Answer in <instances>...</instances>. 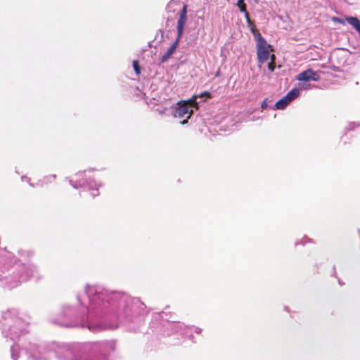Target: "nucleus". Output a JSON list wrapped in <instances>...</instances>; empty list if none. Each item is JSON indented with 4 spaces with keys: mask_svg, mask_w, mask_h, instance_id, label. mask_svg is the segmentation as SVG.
I'll list each match as a JSON object with an SVG mask.
<instances>
[{
    "mask_svg": "<svg viewBox=\"0 0 360 360\" xmlns=\"http://www.w3.org/2000/svg\"><path fill=\"white\" fill-rule=\"evenodd\" d=\"M84 290L88 306L77 295L79 307L64 305L56 323L65 327L87 328L93 332L116 329L121 326L136 330L148 314L146 306L139 298L124 292L90 284L85 285Z\"/></svg>",
    "mask_w": 360,
    "mask_h": 360,
    "instance_id": "obj_1",
    "label": "nucleus"
},
{
    "mask_svg": "<svg viewBox=\"0 0 360 360\" xmlns=\"http://www.w3.org/2000/svg\"><path fill=\"white\" fill-rule=\"evenodd\" d=\"M3 335L13 342L11 347L13 360H50L53 353L59 360H108V354L114 351L112 340L72 344H54L51 348L22 342L29 332L28 322L18 316L15 309L3 312L0 320Z\"/></svg>",
    "mask_w": 360,
    "mask_h": 360,
    "instance_id": "obj_2",
    "label": "nucleus"
},
{
    "mask_svg": "<svg viewBox=\"0 0 360 360\" xmlns=\"http://www.w3.org/2000/svg\"><path fill=\"white\" fill-rule=\"evenodd\" d=\"M0 256V286L3 288L13 289L31 278L38 281L43 277L35 265L13 262V254L6 250H1Z\"/></svg>",
    "mask_w": 360,
    "mask_h": 360,
    "instance_id": "obj_3",
    "label": "nucleus"
},
{
    "mask_svg": "<svg viewBox=\"0 0 360 360\" xmlns=\"http://www.w3.org/2000/svg\"><path fill=\"white\" fill-rule=\"evenodd\" d=\"M91 170L79 172L75 174L76 179L73 180L68 177L66 180L75 189L86 188L91 193L93 198L99 195L98 189L103 186L101 181H96L94 176L90 175Z\"/></svg>",
    "mask_w": 360,
    "mask_h": 360,
    "instance_id": "obj_4",
    "label": "nucleus"
},
{
    "mask_svg": "<svg viewBox=\"0 0 360 360\" xmlns=\"http://www.w3.org/2000/svg\"><path fill=\"white\" fill-rule=\"evenodd\" d=\"M256 40L257 57L259 65L266 63L269 58H271V52L273 51L271 46L262 36V34L254 27L252 28Z\"/></svg>",
    "mask_w": 360,
    "mask_h": 360,
    "instance_id": "obj_5",
    "label": "nucleus"
},
{
    "mask_svg": "<svg viewBox=\"0 0 360 360\" xmlns=\"http://www.w3.org/2000/svg\"><path fill=\"white\" fill-rule=\"evenodd\" d=\"M193 108L196 109L198 108V103L196 102V96L188 101H181L178 102L174 110L173 111V116L176 118H184L185 120L181 122V124H185L188 122L193 112Z\"/></svg>",
    "mask_w": 360,
    "mask_h": 360,
    "instance_id": "obj_6",
    "label": "nucleus"
},
{
    "mask_svg": "<svg viewBox=\"0 0 360 360\" xmlns=\"http://www.w3.org/2000/svg\"><path fill=\"white\" fill-rule=\"evenodd\" d=\"M163 333L166 335H171L174 333H179L184 335L189 327L184 323L176 321H165L162 322Z\"/></svg>",
    "mask_w": 360,
    "mask_h": 360,
    "instance_id": "obj_7",
    "label": "nucleus"
},
{
    "mask_svg": "<svg viewBox=\"0 0 360 360\" xmlns=\"http://www.w3.org/2000/svg\"><path fill=\"white\" fill-rule=\"evenodd\" d=\"M300 94L299 89L294 88L291 89L287 94L278 101L274 107L278 110H283L294 99L297 98Z\"/></svg>",
    "mask_w": 360,
    "mask_h": 360,
    "instance_id": "obj_8",
    "label": "nucleus"
},
{
    "mask_svg": "<svg viewBox=\"0 0 360 360\" xmlns=\"http://www.w3.org/2000/svg\"><path fill=\"white\" fill-rule=\"evenodd\" d=\"M296 79L298 81H305L308 82H310L311 81L317 82L319 80V75L312 69H307L299 73L296 76Z\"/></svg>",
    "mask_w": 360,
    "mask_h": 360,
    "instance_id": "obj_9",
    "label": "nucleus"
},
{
    "mask_svg": "<svg viewBox=\"0 0 360 360\" xmlns=\"http://www.w3.org/2000/svg\"><path fill=\"white\" fill-rule=\"evenodd\" d=\"M187 19V6L184 5L180 11L177 22V38L181 39Z\"/></svg>",
    "mask_w": 360,
    "mask_h": 360,
    "instance_id": "obj_10",
    "label": "nucleus"
},
{
    "mask_svg": "<svg viewBox=\"0 0 360 360\" xmlns=\"http://www.w3.org/2000/svg\"><path fill=\"white\" fill-rule=\"evenodd\" d=\"M179 40H180V39L176 37V39L174 41V43L171 45V46L167 49V51L161 57V59H160L161 63L166 62L172 56V55L174 53L175 50L177 48Z\"/></svg>",
    "mask_w": 360,
    "mask_h": 360,
    "instance_id": "obj_11",
    "label": "nucleus"
},
{
    "mask_svg": "<svg viewBox=\"0 0 360 360\" xmlns=\"http://www.w3.org/2000/svg\"><path fill=\"white\" fill-rule=\"evenodd\" d=\"M187 326L188 327V326ZM189 328H190V329H188L187 330V332L186 333H184V335L187 336L191 340H193V336L191 333L192 330H194V332L198 335L202 333V329L199 327L189 326Z\"/></svg>",
    "mask_w": 360,
    "mask_h": 360,
    "instance_id": "obj_12",
    "label": "nucleus"
},
{
    "mask_svg": "<svg viewBox=\"0 0 360 360\" xmlns=\"http://www.w3.org/2000/svg\"><path fill=\"white\" fill-rule=\"evenodd\" d=\"M56 178V175H49L44 176V178L42 180L39 181V182L37 184V186H44V184H46L48 183H51Z\"/></svg>",
    "mask_w": 360,
    "mask_h": 360,
    "instance_id": "obj_13",
    "label": "nucleus"
},
{
    "mask_svg": "<svg viewBox=\"0 0 360 360\" xmlns=\"http://www.w3.org/2000/svg\"><path fill=\"white\" fill-rule=\"evenodd\" d=\"M33 254L32 251L28 250H20L18 251L19 256L24 259H29L33 255Z\"/></svg>",
    "mask_w": 360,
    "mask_h": 360,
    "instance_id": "obj_14",
    "label": "nucleus"
},
{
    "mask_svg": "<svg viewBox=\"0 0 360 360\" xmlns=\"http://www.w3.org/2000/svg\"><path fill=\"white\" fill-rule=\"evenodd\" d=\"M311 86L309 82L305 81H299L298 88L299 91L300 90H308L311 89Z\"/></svg>",
    "mask_w": 360,
    "mask_h": 360,
    "instance_id": "obj_15",
    "label": "nucleus"
},
{
    "mask_svg": "<svg viewBox=\"0 0 360 360\" xmlns=\"http://www.w3.org/2000/svg\"><path fill=\"white\" fill-rule=\"evenodd\" d=\"M276 56L274 54L271 55V61L268 63V69L270 72H274L276 68L275 64Z\"/></svg>",
    "mask_w": 360,
    "mask_h": 360,
    "instance_id": "obj_16",
    "label": "nucleus"
},
{
    "mask_svg": "<svg viewBox=\"0 0 360 360\" xmlns=\"http://www.w3.org/2000/svg\"><path fill=\"white\" fill-rule=\"evenodd\" d=\"M133 68L136 75H139L141 73V68L137 60L133 61Z\"/></svg>",
    "mask_w": 360,
    "mask_h": 360,
    "instance_id": "obj_17",
    "label": "nucleus"
},
{
    "mask_svg": "<svg viewBox=\"0 0 360 360\" xmlns=\"http://www.w3.org/2000/svg\"><path fill=\"white\" fill-rule=\"evenodd\" d=\"M241 11H245V15H246V18H247V22L248 24V26L250 27V30L252 31V28H255V25H253L252 22L250 20L249 16H248V13L246 12L245 9V8H242Z\"/></svg>",
    "mask_w": 360,
    "mask_h": 360,
    "instance_id": "obj_18",
    "label": "nucleus"
},
{
    "mask_svg": "<svg viewBox=\"0 0 360 360\" xmlns=\"http://www.w3.org/2000/svg\"><path fill=\"white\" fill-rule=\"evenodd\" d=\"M196 96V98H210L211 97V95L209 92L207 91H204L198 95H195Z\"/></svg>",
    "mask_w": 360,
    "mask_h": 360,
    "instance_id": "obj_19",
    "label": "nucleus"
},
{
    "mask_svg": "<svg viewBox=\"0 0 360 360\" xmlns=\"http://www.w3.org/2000/svg\"><path fill=\"white\" fill-rule=\"evenodd\" d=\"M21 180H22V181L27 182L31 187H34L35 186L33 184H32L30 182V179L27 176H22L21 177Z\"/></svg>",
    "mask_w": 360,
    "mask_h": 360,
    "instance_id": "obj_20",
    "label": "nucleus"
},
{
    "mask_svg": "<svg viewBox=\"0 0 360 360\" xmlns=\"http://www.w3.org/2000/svg\"><path fill=\"white\" fill-rule=\"evenodd\" d=\"M359 126H360V122H359L357 124H356L354 122L349 123V127H348V129H349V130H352V129H353L355 127H359Z\"/></svg>",
    "mask_w": 360,
    "mask_h": 360,
    "instance_id": "obj_21",
    "label": "nucleus"
},
{
    "mask_svg": "<svg viewBox=\"0 0 360 360\" xmlns=\"http://www.w3.org/2000/svg\"><path fill=\"white\" fill-rule=\"evenodd\" d=\"M267 99H264L261 104V108L262 109H265L266 108H267Z\"/></svg>",
    "mask_w": 360,
    "mask_h": 360,
    "instance_id": "obj_22",
    "label": "nucleus"
},
{
    "mask_svg": "<svg viewBox=\"0 0 360 360\" xmlns=\"http://www.w3.org/2000/svg\"><path fill=\"white\" fill-rule=\"evenodd\" d=\"M335 21H338V22L341 23V24H344V21L341 19H339V18H335Z\"/></svg>",
    "mask_w": 360,
    "mask_h": 360,
    "instance_id": "obj_23",
    "label": "nucleus"
},
{
    "mask_svg": "<svg viewBox=\"0 0 360 360\" xmlns=\"http://www.w3.org/2000/svg\"><path fill=\"white\" fill-rule=\"evenodd\" d=\"M302 240H303L302 244H304L307 243V241L309 240V239L307 238L306 237H304Z\"/></svg>",
    "mask_w": 360,
    "mask_h": 360,
    "instance_id": "obj_24",
    "label": "nucleus"
},
{
    "mask_svg": "<svg viewBox=\"0 0 360 360\" xmlns=\"http://www.w3.org/2000/svg\"><path fill=\"white\" fill-rule=\"evenodd\" d=\"M244 0H238V4H243Z\"/></svg>",
    "mask_w": 360,
    "mask_h": 360,
    "instance_id": "obj_25",
    "label": "nucleus"
},
{
    "mask_svg": "<svg viewBox=\"0 0 360 360\" xmlns=\"http://www.w3.org/2000/svg\"><path fill=\"white\" fill-rule=\"evenodd\" d=\"M162 314H163V313H161V314H159L158 316H162Z\"/></svg>",
    "mask_w": 360,
    "mask_h": 360,
    "instance_id": "obj_26",
    "label": "nucleus"
}]
</instances>
